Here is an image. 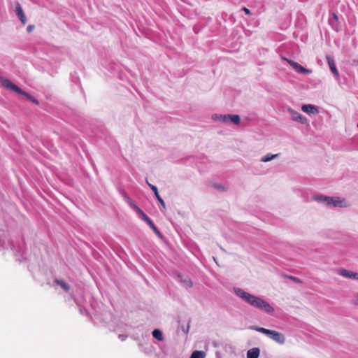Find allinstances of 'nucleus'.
Returning <instances> with one entry per match:
<instances>
[{"label":"nucleus","instance_id":"aec40b11","mask_svg":"<svg viewBox=\"0 0 358 358\" xmlns=\"http://www.w3.org/2000/svg\"><path fill=\"white\" fill-rule=\"evenodd\" d=\"M152 336L156 338L157 340L162 341L164 340L162 332L158 329H155L152 331Z\"/></svg>","mask_w":358,"mask_h":358},{"label":"nucleus","instance_id":"412c9836","mask_svg":"<svg viewBox=\"0 0 358 358\" xmlns=\"http://www.w3.org/2000/svg\"><path fill=\"white\" fill-rule=\"evenodd\" d=\"M296 71L299 73H310L311 72V71L305 69L304 67H303L300 64H299V66L296 67Z\"/></svg>","mask_w":358,"mask_h":358},{"label":"nucleus","instance_id":"5701e85b","mask_svg":"<svg viewBox=\"0 0 358 358\" xmlns=\"http://www.w3.org/2000/svg\"><path fill=\"white\" fill-rule=\"evenodd\" d=\"M289 64L290 66H292L295 70L296 69V67L299 66V64L292 61V60H289V59H285Z\"/></svg>","mask_w":358,"mask_h":358},{"label":"nucleus","instance_id":"6e6552de","mask_svg":"<svg viewBox=\"0 0 358 358\" xmlns=\"http://www.w3.org/2000/svg\"><path fill=\"white\" fill-rule=\"evenodd\" d=\"M146 183L150 187V188L153 191L155 196H156L157 199L159 201L160 204L164 208H166V204L164 201L162 199L160 195L159 194L157 187L152 184H150L148 180H146Z\"/></svg>","mask_w":358,"mask_h":358},{"label":"nucleus","instance_id":"2f4dec72","mask_svg":"<svg viewBox=\"0 0 358 358\" xmlns=\"http://www.w3.org/2000/svg\"><path fill=\"white\" fill-rule=\"evenodd\" d=\"M80 313H81L82 314H85V310L84 308H80Z\"/></svg>","mask_w":358,"mask_h":358},{"label":"nucleus","instance_id":"b1692460","mask_svg":"<svg viewBox=\"0 0 358 358\" xmlns=\"http://www.w3.org/2000/svg\"><path fill=\"white\" fill-rule=\"evenodd\" d=\"M138 214H139L143 220V215H147L144 212L137 206V208L134 210Z\"/></svg>","mask_w":358,"mask_h":358},{"label":"nucleus","instance_id":"473e14b6","mask_svg":"<svg viewBox=\"0 0 358 358\" xmlns=\"http://www.w3.org/2000/svg\"><path fill=\"white\" fill-rule=\"evenodd\" d=\"M60 285H62V287H64V289H66V286L64 282L60 283Z\"/></svg>","mask_w":358,"mask_h":358},{"label":"nucleus","instance_id":"c756f323","mask_svg":"<svg viewBox=\"0 0 358 358\" xmlns=\"http://www.w3.org/2000/svg\"><path fill=\"white\" fill-rule=\"evenodd\" d=\"M119 338H120L122 341H124V340L126 339V338H127V336L120 334V335H119Z\"/></svg>","mask_w":358,"mask_h":358},{"label":"nucleus","instance_id":"9b49d317","mask_svg":"<svg viewBox=\"0 0 358 358\" xmlns=\"http://www.w3.org/2000/svg\"><path fill=\"white\" fill-rule=\"evenodd\" d=\"M301 110L308 114H314L318 113V108L317 106L311 104H305L301 107Z\"/></svg>","mask_w":358,"mask_h":358},{"label":"nucleus","instance_id":"cd10ccee","mask_svg":"<svg viewBox=\"0 0 358 358\" xmlns=\"http://www.w3.org/2000/svg\"><path fill=\"white\" fill-rule=\"evenodd\" d=\"M332 19H334L335 21H338V20L337 15L334 13L332 14Z\"/></svg>","mask_w":358,"mask_h":358},{"label":"nucleus","instance_id":"393cba45","mask_svg":"<svg viewBox=\"0 0 358 358\" xmlns=\"http://www.w3.org/2000/svg\"><path fill=\"white\" fill-rule=\"evenodd\" d=\"M289 278L291 279L292 280H293L294 282H296V283H301V280L299 278H296V277L289 276Z\"/></svg>","mask_w":358,"mask_h":358},{"label":"nucleus","instance_id":"c85d7f7f","mask_svg":"<svg viewBox=\"0 0 358 358\" xmlns=\"http://www.w3.org/2000/svg\"><path fill=\"white\" fill-rule=\"evenodd\" d=\"M352 278L358 280V273H353Z\"/></svg>","mask_w":358,"mask_h":358},{"label":"nucleus","instance_id":"423d86ee","mask_svg":"<svg viewBox=\"0 0 358 358\" xmlns=\"http://www.w3.org/2000/svg\"><path fill=\"white\" fill-rule=\"evenodd\" d=\"M327 60L328 64L329 66V68H330L331 72L333 73L334 77L337 80H338V78H339V73H338V71L337 70V69L336 67V64H335L334 59L331 57H330L329 55H327Z\"/></svg>","mask_w":358,"mask_h":358},{"label":"nucleus","instance_id":"4468645a","mask_svg":"<svg viewBox=\"0 0 358 358\" xmlns=\"http://www.w3.org/2000/svg\"><path fill=\"white\" fill-rule=\"evenodd\" d=\"M329 197L330 196H328L317 194L313 196V199L318 202L325 203L327 205L329 203Z\"/></svg>","mask_w":358,"mask_h":358},{"label":"nucleus","instance_id":"dca6fc26","mask_svg":"<svg viewBox=\"0 0 358 358\" xmlns=\"http://www.w3.org/2000/svg\"><path fill=\"white\" fill-rule=\"evenodd\" d=\"M353 273L352 271H349L347 269L341 268L339 269L338 271V273L343 277L348 278H352Z\"/></svg>","mask_w":358,"mask_h":358},{"label":"nucleus","instance_id":"9d476101","mask_svg":"<svg viewBox=\"0 0 358 358\" xmlns=\"http://www.w3.org/2000/svg\"><path fill=\"white\" fill-rule=\"evenodd\" d=\"M16 14L18 16L21 22L24 25L27 23L26 16L22 10V8L19 3H16Z\"/></svg>","mask_w":358,"mask_h":358},{"label":"nucleus","instance_id":"1a4fd4ad","mask_svg":"<svg viewBox=\"0 0 358 358\" xmlns=\"http://www.w3.org/2000/svg\"><path fill=\"white\" fill-rule=\"evenodd\" d=\"M3 85L5 87L10 90L13 92H15L17 94H19V92H21V89L20 87H18L16 85L13 83L11 81H10L9 80L5 79L3 81Z\"/></svg>","mask_w":358,"mask_h":358},{"label":"nucleus","instance_id":"6ab92c4d","mask_svg":"<svg viewBox=\"0 0 358 358\" xmlns=\"http://www.w3.org/2000/svg\"><path fill=\"white\" fill-rule=\"evenodd\" d=\"M206 356V354L204 351L194 350L192 353L190 358H205Z\"/></svg>","mask_w":358,"mask_h":358},{"label":"nucleus","instance_id":"4be33fe9","mask_svg":"<svg viewBox=\"0 0 358 358\" xmlns=\"http://www.w3.org/2000/svg\"><path fill=\"white\" fill-rule=\"evenodd\" d=\"M222 117V115L221 114H213L212 115V119L215 121L221 122Z\"/></svg>","mask_w":358,"mask_h":358},{"label":"nucleus","instance_id":"39448f33","mask_svg":"<svg viewBox=\"0 0 358 358\" xmlns=\"http://www.w3.org/2000/svg\"><path fill=\"white\" fill-rule=\"evenodd\" d=\"M221 122L224 123L231 122L236 125H238L241 122V118L238 115L225 114L222 115Z\"/></svg>","mask_w":358,"mask_h":358},{"label":"nucleus","instance_id":"a878e982","mask_svg":"<svg viewBox=\"0 0 358 358\" xmlns=\"http://www.w3.org/2000/svg\"><path fill=\"white\" fill-rule=\"evenodd\" d=\"M243 11L245 12V13L246 15H252L251 11H250L248 8H245V7L243 8Z\"/></svg>","mask_w":358,"mask_h":358},{"label":"nucleus","instance_id":"20e7f679","mask_svg":"<svg viewBox=\"0 0 358 358\" xmlns=\"http://www.w3.org/2000/svg\"><path fill=\"white\" fill-rule=\"evenodd\" d=\"M288 113L291 115L292 120L296 122H299L302 124H308V120L306 117L303 116L301 113L295 111L292 108L287 109Z\"/></svg>","mask_w":358,"mask_h":358},{"label":"nucleus","instance_id":"0eeeda50","mask_svg":"<svg viewBox=\"0 0 358 358\" xmlns=\"http://www.w3.org/2000/svg\"><path fill=\"white\" fill-rule=\"evenodd\" d=\"M176 279L185 287H192L193 286V282L188 277H183L182 275L178 274L176 276Z\"/></svg>","mask_w":358,"mask_h":358},{"label":"nucleus","instance_id":"bb28decb","mask_svg":"<svg viewBox=\"0 0 358 358\" xmlns=\"http://www.w3.org/2000/svg\"><path fill=\"white\" fill-rule=\"evenodd\" d=\"M34 25H29L27 28V30L29 33L31 32L32 30L34 29Z\"/></svg>","mask_w":358,"mask_h":358},{"label":"nucleus","instance_id":"72a5a7b5","mask_svg":"<svg viewBox=\"0 0 358 358\" xmlns=\"http://www.w3.org/2000/svg\"><path fill=\"white\" fill-rule=\"evenodd\" d=\"M357 127H358V122H357Z\"/></svg>","mask_w":358,"mask_h":358},{"label":"nucleus","instance_id":"2eb2a0df","mask_svg":"<svg viewBox=\"0 0 358 358\" xmlns=\"http://www.w3.org/2000/svg\"><path fill=\"white\" fill-rule=\"evenodd\" d=\"M19 94L24 96L27 99H28L29 101L35 103L36 105L39 104V102L37 99H36L34 97H33L31 94L22 91V90H21V92H19Z\"/></svg>","mask_w":358,"mask_h":358},{"label":"nucleus","instance_id":"f3484780","mask_svg":"<svg viewBox=\"0 0 358 358\" xmlns=\"http://www.w3.org/2000/svg\"><path fill=\"white\" fill-rule=\"evenodd\" d=\"M123 197L124 199V201L128 203V205L133 210H135L136 208H137V206L134 203V202L131 200V199L125 192H123Z\"/></svg>","mask_w":358,"mask_h":358},{"label":"nucleus","instance_id":"ddd939ff","mask_svg":"<svg viewBox=\"0 0 358 358\" xmlns=\"http://www.w3.org/2000/svg\"><path fill=\"white\" fill-rule=\"evenodd\" d=\"M259 349L257 348L249 350L247 352V358H258L259 356Z\"/></svg>","mask_w":358,"mask_h":358},{"label":"nucleus","instance_id":"f257e3e1","mask_svg":"<svg viewBox=\"0 0 358 358\" xmlns=\"http://www.w3.org/2000/svg\"><path fill=\"white\" fill-rule=\"evenodd\" d=\"M233 290L238 297L251 306L267 313H271L274 311V308L269 303L259 296L252 295L239 287H234Z\"/></svg>","mask_w":358,"mask_h":358},{"label":"nucleus","instance_id":"7ed1b4c3","mask_svg":"<svg viewBox=\"0 0 358 358\" xmlns=\"http://www.w3.org/2000/svg\"><path fill=\"white\" fill-rule=\"evenodd\" d=\"M327 206L336 208H345L350 207V204L345 198L340 196H330Z\"/></svg>","mask_w":358,"mask_h":358},{"label":"nucleus","instance_id":"f8f14e48","mask_svg":"<svg viewBox=\"0 0 358 358\" xmlns=\"http://www.w3.org/2000/svg\"><path fill=\"white\" fill-rule=\"evenodd\" d=\"M143 220L150 227V228L158 236H161V233L148 215H143Z\"/></svg>","mask_w":358,"mask_h":358},{"label":"nucleus","instance_id":"7c9ffc66","mask_svg":"<svg viewBox=\"0 0 358 358\" xmlns=\"http://www.w3.org/2000/svg\"><path fill=\"white\" fill-rule=\"evenodd\" d=\"M189 327L188 326L186 329H183V331L185 333V334H187L188 331H189Z\"/></svg>","mask_w":358,"mask_h":358},{"label":"nucleus","instance_id":"f03ea898","mask_svg":"<svg viewBox=\"0 0 358 358\" xmlns=\"http://www.w3.org/2000/svg\"><path fill=\"white\" fill-rule=\"evenodd\" d=\"M253 329L260 332L279 344H284L285 342V336L276 331L267 329L263 327H254Z\"/></svg>","mask_w":358,"mask_h":358},{"label":"nucleus","instance_id":"a211bd4d","mask_svg":"<svg viewBox=\"0 0 358 358\" xmlns=\"http://www.w3.org/2000/svg\"><path fill=\"white\" fill-rule=\"evenodd\" d=\"M278 156V154H271V153H268L267 155H266L265 156L262 157L261 158V162H270L271 161L272 159H274L275 158H277Z\"/></svg>","mask_w":358,"mask_h":358}]
</instances>
